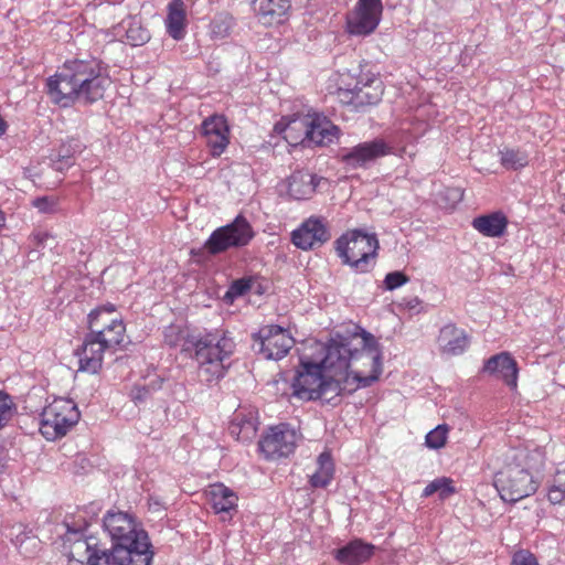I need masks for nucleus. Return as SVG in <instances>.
Wrapping results in <instances>:
<instances>
[{
	"label": "nucleus",
	"mask_w": 565,
	"mask_h": 565,
	"mask_svg": "<svg viewBox=\"0 0 565 565\" xmlns=\"http://www.w3.org/2000/svg\"><path fill=\"white\" fill-rule=\"evenodd\" d=\"M78 419L79 412L73 401L55 398L40 415V431L47 440H54L66 435Z\"/></svg>",
	"instance_id": "8"
},
{
	"label": "nucleus",
	"mask_w": 565,
	"mask_h": 565,
	"mask_svg": "<svg viewBox=\"0 0 565 565\" xmlns=\"http://www.w3.org/2000/svg\"><path fill=\"white\" fill-rule=\"evenodd\" d=\"M34 239L36 241L38 246H45L47 241L54 239L50 233L46 232H38L34 234Z\"/></svg>",
	"instance_id": "41"
},
{
	"label": "nucleus",
	"mask_w": 565,
	"mask_h": 565,
	"mask_svg": "<svg viewBox=\"0 0 565 565\" xmlns=\"http://www.w3.org/2000/svg\"><path fill=\"white\" fill-rule=\"evenodd\" d=\"M511 565H537V561L530 552L520 551L513 555Z\"/></svg>",
	"instance_id": "39"
},
{
	"label": "nucleus",
	"mask_w": 565,
	"mask_h": 565,
	"mask_svg": "<svg viewBox=\"0 0 565 565\" xmlns=\"http://www.w3.org/2000/svg\"><path fill=\"white\" fill-rule=\"evenodd\" d=\"M547 500L552 504H565V466L556 471L547 490Z\"/></svg>",
	"instance_id": "29"
},
{
	"label": "nucleus",
	"mask_w": 565,
	"mask_h": 565,
	"mask_svg": "<svg viewBox=\"0 0 565 565\" xmlns=\"http://www.w3.org/2000/svg\"><path fill=\"white\" fill-rule=\"evenodd\" d=\"M116 348L117 345L104 343V338L94 337L89 331L76 352L79 358V370L92 374L98 373L103 365L104 352Z\"/></svg>",
	"instance_id": "17"
},
{
	"label": "nucleus",
	"mask_w": 565,
	"mask_h": 565,
	"mask_svg": "<svg viewBox=\"0 0 565 565\" xmlns=\"http://www.w3.org/2000/svg\"><path fill=\"white\" fill-rule=\"evenodd\" d=\"M148 394V390L142 387V388H136L134 392H132V398L136 401V402H141Z\"/></svg>",
	"instance_id": "42"
},
{
	"label": "nucleus",
	"mask_w": 565,
	"mask_h": 565,
	"mask_svg": "<svg viewBox=\"0 0 565 565\" xmlns=\"http://www.w3.org/2000/svg\"><path fill=\"white\" fill-rule=\"evenodd\" d=\"M103 527L111 540V548H96L85 542L88 565H150L153 557L148 533L136 519L121 511H108Z\"/></svg>",
	"instance_id": "2"
},
{
	"label": "nucleus",
	"mask_w": 565,
	"mask_h": 565,
	"mask_svg": "<svg viewBox=\"0 0 565 565\" xmlns=\"http://www.w3.org/2000/svg\"><path fill=\"white\" fill-rule=\"evenodd\" d=\"M14 412L15 406L11 396L3 391H0V429L9 423Z\"/></svg>",
	"instance_id": "33"
},
{
	"label": "nucleus",
	"mask_w": 565,
	"mask_h": 565,
	"mask_svg": "<svg viewBox=\"0 0 565 565\" xmlns=\"http://www.w3.org/2000/svg\"><path fill=\"white\" fill-rule=\"evenodd\" d=\"M298 440V434L289 424H279L270 427L260 439L259 449L267 459L288 457L294 452Z\"/></svg>",
	"instance_id": "13"
},
{
	"label": "nucleus",
	"mask_w": 565,
	"mask_h": 565,
	"mask_svg": "<svg viewBox=\"0 0 565 565\" xmlns=\"http://www.w3.org/2000/svg\"><path fill=\"white\" fill-rule=\"evenodd\" d=\"M338 96L344 104L351 105L355 110L363 107L376 105L383 96L382 82L372 78L360 84L356 83L353 89H339Z\"/></svg>",
	"instance_id": "15"
},
{
	"label": "nucleus",
	"mask_w": 565,
	"mask_h": 565,
	"mask_svg": "<svg viewBox=\"0 0 565 565\" xmlns=\"http://www.w3.org/2000/svg\"><path fill=\"white\" fill-rule=\"evenodd\" d=\"M88 329L94 337L104 338L108 345H122L126 339V326L116 315V307L107 303L92 310L88 315Z\"/></svg>",
	"instance_id": "10"
},
{
	"label": "nucleus",
	"mask_w": 565,
	"mask_h": 565,
	"mask_svg": "<svg viewBox=\"0 0 565 565\" xmlns=\"http://www.w3.org/2000/svg\"><path fill=\"white\" fill-rule=\"evenodd\" d=\"M257 417L254 411L246 412L237 409L230 424V434L238 440L247 441L255 437L257 433Z\"/></svg>",
	"instance_id": "22"
},
{
	"label": "nucleus",
	"mask_w": 565,
	"mask_h": 565,
	"mask_svg": "<svg viewBox=\"0 0 565 565\" xmlns=\"http://www.w3.org/2000/svg\"><path fill=\"white\" fill-rule=\"evenodd\" d=\"M295 343L289 332L276 324L262 327L253 334V350L266 360H280Z\"/></svg>",
	"instance_id": "11"
},
{
	"label": "nucleus",
	"mask_w": 565,
	"mask_h": 565,
	"mask_svg": "<svg viewBox=\"0 0 565 565\" xmlns=\"http://www.w3.org/2000/svg\"><path fill=\"white\" fill-rule=\"evenodd\" d=\"M255 237V231L245 216L238 214L231 223L212 232L204 243L211 255H218L232 248L247 246Z\"/></svg>",
	"instance_id": "9"
},
{
	"label": "nucleus",
	"mask_w": 565,
	"mask_h": 565,
	"mask_svg": "<svg viewBox=\"0 0 565 565\" xmlns=\"http://www.w3.org/2000/svg\"><path fill=\"white\" fill-rule=\"evenodd\" d=\"M393 152V146L383 138L360 142L356 146L343 149L340 153L342 163L352 169L367 168L380 158Z\"/></svg>",
	"instance_id": "12"
},
{
	"label": "nucleus",
	"mask_w": 565,
	"mask_h": 565,
	"mask_svg": "<svg viewBox=\"0 0 565 565\" xmlns=\"http://www.w3.org/2000/svg\"><path fill=\"white\" fill-rule=\"evenodd\" d=\"M7 130V124L6 121L0 117V137L6 132Z\"/></svg>",
	"instance_id": "45"
},
{
	"label": "nucleus",
	"mask_w": 565,
	"mask_h": 565,
	"mask_svg": "<svg viewBox=\"0 0 565 565\" xmlns=\"http://www.w3.org/2000/svg\"><path fill=\"white\" fill-rule=\"evenodd\" d=\"M201 128L212 156H221L228 145L226 119L220 115L211 116L202 122Z\"/></svg>",
	"instance_id": "18"
},
{
	"label": "nucleus",
	"mask_w": 565,
	"mask_h": 565,
	"mask_svg": "<svg viewBox=\"0 0 565 565\" xmlns=\"http://www.w3.org/2000/svg\"><path fill=\"white\" fill-rule=\"evenodd\" d=\"M330 239V233L320 217H309L291 234L292 243L303 250L321 246Z\"/></svg>",
	"instance_id": "16"
},
{
	"label": "nucleus",
	"mask_w": 565,
	"mask_h": 565,
	"mask_svg": "<svg viewBox=\"0 0 565 565\" xmlns=\"http://www.w3.org/2000/svg\"><path fill=\"white\" fill-rule=\"evenodd\" d=\"M209 501L216 514L227 515L237 507V495L222 483L213 484L207 491Z\"/></svg>",
	"instance_id": "24"
},
{
	"label": "nucleus",
	"mask_w": 565,
	"mask_h": 565,
	"mask_svg": "<svg viewBox=\"0 0 565 565\" xmlns=\"http://www.w3.org/2000/svg\"><path fill=\"white\" fill-rule=\"evenodd\" d=\"M164 342L171 348H180L182 352L193 354L199 364L198 376L205 383L223 377L225 372L223 361L234 350V342L227 337L216 334L196 337L178 326L166 328Z\"/></svg>",
	"instance_id": "4"
},
{
	"label": "nucleus",
	"mask_w": 565,
	"mask_h": 565,
	"mask_svg": "<svg viewBox=\"0 0 565 565\" xmlns=\"http://www.w3.org/2000/svg\"><path fill=\"white\" fill-rule=\"evenodd\" d=\"M500 161L504 168L518 170L527 164L529 158L525 151L504 148L500 151Z\"/></svg>",
	"instance_id": "28"
},
{
	"label": "nucleus",
	"mask_w": 565,
	"mask_h": 565,
	"mask_svg": "<svg viewBox=\"0 0 565 565\" xmlns=\"http://www.w3.org/2000/svg\"><path fill=\"white\" fill-rule=\"evenodd\" d=\"M109 85L95 60L66 61L46 82L50 98L62 107L93 104L104 97Z\"/></svg>",
	"instance_id": "3"
},
{
	"label": "nucleus",
	"mask_w": 565,
	"mask_h": 565,
	"mask_svg": "<svg viewBox=\"0 0 565 565\" xmlns=\"http://www.w3.org/2000/svg\"><path fill=\"white\" fill-rule=\"evenodd\" d=\"M472 226L483 236L501 237L507 231L508 218L502 212H492L475 217Z\"/></svg>",
	"instance_id": "25"
},
{
	"label": "nucleus",
	"mask_w": 565,
	"mask_h": 565,
	"mask_svg": "<svg viewBox=\"0 0 565 565\" xmlns=\"http://www.w3.org/2000/svg\"><path fill=\"white\" fill-rule=\"evenodd\" d=\"M32 204L41 213H53L56 211L57 200L53 196H41L34 199Z\"/></svg>",
	"instance_id": "38"
},
{
	"label": "nucleus",
	"mask_w": 565,
	"mask_h": 565,
	"mask_svg": "<svg viewBox=\"0 0 565 565\" xmlns=\"http://www.w3.org/2000/svg\"><path fill=\"white\" fill-rule=\"evenodd\" d=\"M280 131L290 145L322 146L332 141L338 128L326 117L313 114L292 118Z\"/></svg>",
	"instance_id": "6"
},
{
	"label": "nucleus",
	"mask_w": 565,
	"mask_h": 565,
	"mask_svg": "<svg viewBox=\"0 0 565 565\" xmlns=\"http://www.w3.org/2000/svg\"><path fill=\"white\" fill-rule=\"evenodd\" d=\"M259 3V11L263 15L271 17L276 19V22H280L289 8L287 0H257Z\"/></svg>",
	"instance_id": "30"
},
{
	"label": "nucleus",
	"mask_w": 565,
	"mask_h": 565,
	"mask_svg": "<svg viewBox=\"0 0 565 565\" xmlns=\"http://www.w3.org/2000/svg\"><path fill=\"white\" fill-rule=\"evenodd\" d=\"M381 0H358L347 18V29L352 35H369L377 28L382 17Z\"/></svg>",
	"instance_id": "14"
},
{
	"label": "nucleus",
	"mask_w": 565,
	"mask_h": 565,
	"mask_svg": "<svg viewBox=\"0 0 565 565\" xmlns=\"http://www.w3.org/2000/svg\"><path fill=\"white\" fill-rule=\"evenodd\" d=\"M90 541H92V537H88V540L86 539V540H84V541H78V542L76 543V548L85 547V552L87 553V556H88V555H89V553H88V552H87V550H86L85 542H88V543H90V544L93 545V547L98 548V547H97V545H96L95 543H92Z\"/></svg>",
	"instance_id": "43"
},
{
	"label": "nucleus",
	"mask_w": 565,
	"mask_h": 565,
	"mask_svg": "<svg viewBox=\"0 0 565 565\" xmlns=\"http://www.w3.org/2000/svg\"><path fill=\"white\" fill-rule=\"evenodd\" d=\"M447 433L448 427L446 425H438L426 435V446L430 449L441 448L447 440Z\"/></svg>",
	"instance_id": "32"
},
{
	"label": "nucleus",
	"mask_w": 565,
	"mask_h": 565,
	"mask_svg": "<svg viewBox=\"0 0 565 565\" xmlns=\"http://www.w3.org/2000/svg\"><path fill=\"white\" fill-rule=\"evenodd\" d=\"M409 278L402 271H392L385 276L384 285L387 290H394L407 284Z\"/></svg>",
	"instance_id": "36"
},
{
	"label": "nucleus",
	"mask_w": 565,
	"mask_h": 565,
	"mask_svg": "<svg viewBox=\"0 0 565 565\" xmlns=\"http://www.w3.org/2000/svg\"><path fill=\"white\" fill-rule=\"evenodd\" d=\"M4 222L3 213L0 211V227L2 226Z\"/></svg>",
	"instance_id": "48"
},
{
	"label": "nucleus",
	"mask_w": 565,
	"mask_h": 565,
	"mask_svg": "<svg viewBox=\"0 0 565 565\" xmlns=\"http://www.w3.org/2000/svg\"><path fill=\"white\" fill-rule=\"evenodd\" d=\"M439 493L440 499H446L455 492L452 481L449 478H438L429 482L423 490V497L427 498Z\"/></svg>",
	"instance_id": "31"
},
{
	"label": "nucleus",
	"mask_w": 565,
	"mask_h": 565,
	"mask_svg": "<svg viewBox=\"0 0 565 565\" xmlns=\"http://www.w3.org/2000/svg\"><path fill=\"white\" fill-rule=\"evenodd\" d=\"M374 545L362 540H353L335 551V559L343 565H360L374 554Z\"/></svg>",
	"instance_id": "21"
},
{
	"label": "nucleus",
	"mask_w": 565,
	"mask_h": 565,
	"mask_svg": "<svg viewBox=\"0 0 565 565\" xmlns=\"http://www.w3.org/2000/svg\"><path fill=\"white\" fill-rule=\"evenodd\" d=\"M438 344L440 350L449 355H458L465 352L468 348V335L462 329L457 328L455 324H446L440 329L438 337Z\"/></svg>",
	"instance_id": "20"
},
{
	"label": "nucleus",
	"mask_w": 565,
	"mask_h": 565,
	"mask_svg": "<svg viewBox=\"0 0 565 565\" xmlns=\"http://www.w3.org/2000/svg\"><path fill=\"white\" fill-rule=\"evenodd\" d=\"M482 372L501 377L511 388L518 386V363L509 352H501L489 358L484 362Z\"/></svg>",
	"instance_id": "19"
},
{
	"label": "nucleus",
	"mask_w": 565,
	"mask_h": 565,
	"mask_svg": "<svg viewBox=\"0 0 565 565\" xmlns=\"http://www.w3.org/2000/svg\"><path fill=\"white\" fill-rule=\"evenodd\" d=\"M544 465L540 448L515 447L504 456L503 467L494 476V487L504 502L515 503L532 495L539 487L534 472Z\"/></svg>",
	"instance_id": "5"
},
{
	"label": "nucleus",
	"mask_w": 565,
	"mask_h": 565,
	"mask_svg": "<svg viewBox=\"0 0 565 565\" xmlns=\"http://www.w3.org/2000/svg\"><path fill=\"white\" fill-rule=\"evenodd\" d=\"M253 285V280L250 278H241L237 280H234L228 290L225 294V298L234 299L237 297H241L245 295L247 291L250 290Z\"/></svg>",
	"instance_id": "34"
},
{
	"label": "nucleus",
	"mask_w": 565,
	"mask_h": 565,
	"mask_svg": "<svg viewBox=\"0 0 565 565\" xmlns=\"http://www.w3.org/2000/svg\"><path fill=\"white\" fill-rule=\"evenodd\" d=\"M66 526H67V532L68 533H77L78 532V530H76L75 527L71 526L70 524H66Z\"/></svg>",
	"instance_id": "47"
},
{
	"label": "nucleus",
	"mask_w": 565,
	"mask_h": 565,
	"mask_svg": "<svg viewBox=\"0 0 565 565\" xmlns=\"http://www.w3.org/2000/svg\"><path fill=\"white\" fill-rule=\"evenodd\" d=\"M419 303H420V300L417 297H414L409 301L406 302V306L409 309H415Z\"/></svg>",
	"instance_id": "44"
},
{
	"label": "nucleus",
	"mask_w": 565,
	"mask_h": 565,
	"mask_svg": "<svg viewBox=\"0 0 565 565\" xmlns=\"http://www.w3.org/2000/svg\"><path fill=\"white\" fill-rule=\"evenodd\" d=\"M58 160L56 161V170L62 171L64 168H68L73 164L72 158L73 153L70 152L68 149H65V147H62L58 151Z\"/></svg>",
	"instance_id": "40"
},
{
	"label": "nucleus",
	"mask_w": 565,
	"mask_h": 565,
	"mask_svg": "<svg viewBox=\"0 0 565 565\" xmlns=\"http://www.w3.org/2000/svg\"><path fill=\"white\" fill-rule=\"evenodd\" d=\"M322 178L303 171H296L288 179V193L295 200H306L316 192Z\"/></svg>",
	"instance_id": "23"
},
{
	"label": "nucleus",
	"mask_w": 565,
	"mask_h": 565,
	"mask_svg": "<svg viewBox=\"0 0 565 565\" xmlns=\"http://www.w3.org/2000/svg\"><path fill=\"white\" fill-rule=\"evenodd\" d=\"M381 358L376 339L364 330L332 339L320 362L300 358L291 383L292 395L301 401L330 403L341 394L342 382H347L350 375L356 387H367L382 372Z\"/></svg>",
	"instance_id": "1"
},
{
	"label": "nucleus",
	"mask_w": 565,
	"mask_h": 565,
	"mask_svg": "<svg viewBox=\"0 0 565 565\" xmlns=\"http://www.w3.org/2000/svg\"><path fill=\"white\" fill-rule=\"evenodd\" d=\"M127 39L130 41L131 45L137 46L148 42L150 34L148 30L142 28H129L127 31Z\"/></svg>",
	"instance_id": "37"
},
{
	"label": "nucleus",
	"mask_w": 565,
	"mask_h": 565,
	"mask_svg": "<svg viewBox=\"0 0 565 565\" xmlns=\"http://www.w3.org/2000/svg\"><path fill=\"white\" fill-rule=\"evenodd\" d=\"M338 256L344 264L358 271H366L369 260L374 258L379 242L374 234L353 230L343 234L335 242Z\"/></svg>",
	"instance_id": "7"
},
{
	"label": "nucleus",
	"mask_w": 565,
	"mask_h": 565,
	"mask_svg": "<svg viewBox=\"0 0 565 565\" xmlns=\"http://www.w3.org/2000/svg\"><path fill=\"white\" fill-rule=\"evenodd\" d=\"M318 469L310 477V484L313 488H326L334 475V465L330 454L322 452L317 459Z\"/></svg>",
	"instance_id": "27"
},
{
	"label": "nucleus",
	"mask_w": 565,
	"mask_h": 565,
	"mask_svg": "<svg viewBox=\"0 0 565 565\" xmlns=\"http://www.w3.org/2000/svg\"><path fill=\"white\" fill-rule=\"evenodd\" d=\"M8 536H10L14 545L19 547H22L23 543L28 540L31 541L33 545H36L35 537L30 536V534L25 532V526L23 524L13 525L10 529Z\"/></svg>",
	"instance_id": "35"
},
{
	"label": "nucleus",
	"mask_w": 565,
	"mask_h": 565,
	"mask_svg": "<svg viewBox=\"0 0 565 565\" xmlns=\"http://www.w3.org/2000/svg\"><path fill=\"white\" fill-rule=\"evenodd\" d=\"M292 136L301 138L302 137V131L301 130H292Z\"/></svg>",
	"instance_id": "46"
},
{
	"label": "nucleus",
	"mask_w": 565,
	"mask_h": 565,
	"mask_svg": "<svg viewBox=\"0 0 565 565\" xmlns=\"http://www.w3.org/2000/svg\"><path fill=\"white\" fill-rule=\"evenodd\" d=\"M168 34L174 40H181L185 34V9L182 0H172L168 6L166 19Z\"/></svg>",
	"instance_id": "26"
}]
</instances>
